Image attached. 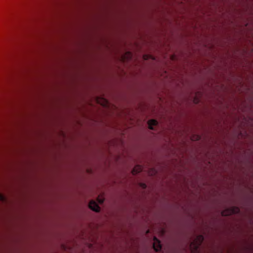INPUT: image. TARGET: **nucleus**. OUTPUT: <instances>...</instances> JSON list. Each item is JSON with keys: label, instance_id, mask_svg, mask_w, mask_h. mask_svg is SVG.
I'll use <instances>...</instances> for the list:
<instances>
[{"label": "nucleus", "instance_id": "f03ea898", "mask_svg": "<svg viewBox=\"0 0 253 253\" xmlns=\"http://www.w3.org/2000/svg\"><path fill=\"white\" fill-rule=\"evenodd\" d=\"M240 211L239 208L236 207H233L230 209H228L226 211H223L222 212V215L223 216H228L232 213H238Z\"/></svg>", "mask_w": 253, "mask_h": 253}, {"label": "nucleus", "instance_id": "6e6552de", "mask_svg": "<svg viewBox=\"0 0 253 253\" xmlns=\"http://www.w3.org/2000/svg\"><path fill=\"white\" fill-rule=\"evenodd\" d=\"M0 200H1V201H4L5 200V198H4V197L2 195H0Z\"/></svg>", "mask_w": 253, "mask_h": 253}, {"label": "nucleus", "instance_id": "f257e3e1", "mask_svg": "<svg viewBox=\"0 0 253 253\" xmlns=\"http://www.w3.org/2000/svg\"><path fill=\"white\" fill-rule=\"evenodd\" d=\"M204 241L203 235H199L197 236L193 241H191L189 247L191 252L193 253H198L199 248Z\"/></svg>", "mask_w": 253, "mask_h": 253}, {"label": "nucleus", "instance_id": "9d476101", "mask_svg": "<svg viewBox=\"0 0 253 253\" xmlns=\"http://www.w3.org/2000/svg\"><path fill=\"white\" fill-rule=\"evenodd\" d=\"M142 186H143V187L144 188H145L146 187V185H145V184H142Z\"/></svg>", "mask_w": 253, "mask_h": 253}, {"label": "nucleus", "instance_id": "423d86ee", "mask_svg": "<svg viewBox=\"0 0 253 253\" xmlns=\"http://www.w3.org/2000/svg\"><path fill=\"white\" fill-rule=\"evenodd\" d=\"M97 202L102 203L103 201H100L99 199L96 197V213L99 212L100 211V208L97 204Z\"/></svg>", "mask_w": 253, "mask_h": 253}, {"label": "nucleus", "instance_id": "7ed1b4c3", "mask_svg": "<svg viewBox=\"0 0 253 253\" xmlns=\"http://www.w3.org/2000/svg\"><path fill=\"white\" fill-rule=\"evenodd\" d=\"M153 248L156 252H159L162 248L160 242L156 237L154 238Z\"/></svg>", "mask_w": 253, "mask_h": 253}, {"label": "nucleus", "instance_id": "f8f14e48", "mask_svg": "<svg viewBox=\"0 0 253 253\" xmlns=\"http://www.w3.org/2000/svg\"><path fill=\"white\" fill-rule=\"evenodd\" d=\"M200 139V136H197V140H198V139Z\"/></svg>", "mask_w": 253, "mask_h": 253}, {"label": "nucleus", "instance_id": "9b49d317", "mask_svg": "<svg viewBox=\"0 0 253 253\" xmlns=\"http://www.w3.org/2000/svg\"><path fill=\"white\" fill-rule=\"evenodd\" d=\"M127 53L129 54V56H131V53L130 52H127Z\"/></svg>", "mask_w": 253, "mask_h": 253}, {"label": "nucleus", "instance_id": "39448f33", "mask_svg": "<svg viewBox=\"0 0 253 253\" xmlns=\"http://www.w3.org/2000/svg\"><path fill=\"white\" fill-rule=\"evenodd\" d=\"M142 167L140 166H136L132 170V173L133 174H136L137 173L140 172L142 170Z\"/></svg>", "mask_w": 253, "mask_h": 253}, {"label": "nucleus", "instance_id": "20e7f679", "mask_svg": "<svg viewBox=\"0 0 253 253\" xmlns=\"http://www.w3.org/2000/svg\"><path fill=\"white\" fill-rule=\"evenodd\" d=\"M157 124H158V122L157 121H156L155 120H151L149 121V122H148L149 128L150 129H154L153 126H157Z\"/></svg>", "mask_w": 253, "mask_h": 253}, {"label": "nucleus", "instance_id": "1a4fd4ad", "mask_svg": "<svg viewBox=\"0 0 253 253\" xmlns=\"http://www.w3.org/2000/svg\"><path fill=\"white\" fill-rule=\"evenodd\" d=\"M95 100H96V104L98 103L99 102V98L96 95Z\"/></svg>", "mask_w": 253, "mask_h": 253}, {"label": "nucleus", "instance_id": "0eeeda50", "mask_svg": "<svg viewBox=\"0 0 253 253\" xmlns=\"http://www.w3.org/2000/svg\"><path fill=\"white\" fill-rule=\"evenodd\" d=\"M89 207L92 211H95V201L92 200L90 202Z\"/></svg>", "mask_w": 253, "mask_h": 253}]
</instances>
